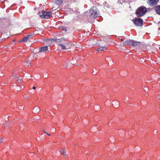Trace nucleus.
<instances>
[{
    "instance_id": "dca6fc26",
    "label": "nucleus",
    "mask_w": 160,
    "mask_h": 160,
    "mask_svg": "<svg viewBox=\"0 0 160 160\" xmlns=\"http://www.w3.org/2000/svg\"><path fill=\"white\" fill-rule=\"evenodd\" d=\"M23 65H24V66H25L28 67V66L29 65V63L27 62H24L23 63Z\"/></svg>"
},
{
    "instance_id": "20e7f679",
    "label": "nucleus",
    "mask_w": 160,
    "mask_h": 160,
    "mask_svg": "<svg viewBox=\"0 0 160 160\" xmlns=\"http://www.w3.org/2000/svg\"><path fill=\"white\" fill-rule=\"evenodd\" d=\"M52 14L51 12L43 11H42V14L40 15V16L42 18L48 19L51 17Z\"/></svg>"
},
{
    "instance_id": "9b49d317",
    "label": "nucleus",
    "mask_w": 160,
    "mask_h": 160,
    "mask_svg": "<svg viewBox=\"0 0 160 160\" xmlns=\"http://www.w3.org/2000/svg\"><path fill=\"white\" fill-rule=\"evenodd\" d=\"M106 49V47L105 46H103L100 47L98 48L97 51H103Z\"/></svg>"
},
{
    "instance_id": "b1692460",
    "label": "nucleus",
    "mask_w": 160,
    "mask_h": 160,
    "mask_svg": "<svg viewBox=\"0 0 160 160\" xmlns=\"http://www.w3.org/2000/svg\"><path fill=\"white\" fill-rule=\"evenodd\" d=\"M44 132V133H46V134H48V133H47L46 132Z\"/></svg>"
},
{
    "instance_id": "39448f33",
    "label": "nucleus",
    "mask_w": 160,
    "mask_h": 160,
    "mask_svg": "<svg viewBox=\"0 0 160 160\" xmlns=\"http://www.w3.org/2000/svg\"><path fill=\"white\" fill-rule=\"evenodd\" d=\"M133 23L136 26H142L143 25V21L141 18H134L132 20Z\"/></svg>"
},
{
    "instance_id": "423d86ee",
    "label": "nucleus",
    "mask_w": 160,
    "mask_h": 160,
    "mask_svg": "<svg viewBox=\"0 0 160 160\" xmlns=\"http://www.w3.org/2000/svg\"><path fill=\"white\" fill-rule=\"evenodd\" d=\"M159 0H148L147 3L150 6H154L156 5Z\"/></svg>"
},
{
    "instance_id": "9d476101",
    "label": "nucleus",
    "mask_w": 160,
    "mask_h": 160,
    "mask_svg": "<svg viewBox=\"0 0 160 160\" xmlns=\"http://www.w3.org/2000/svg\"><path fill=\"white\" fill-rule=\"evenodd\" d=\"M39 108L38 107H35L33 109V112L35 113H37L39 112Z\"/></svg>"
},
{
    "instance_id": "6ab92c4d",
    "label": "nucleus",
    "mask_w": 160,
    "mask_h": 160,
    "mask_svg": "<svg viewBox=\"0 0 160 160\" xmlns=\"http://www.w3.org/2000/svg\"><path fill=\"white\" fill-rule=\"evenodd\" d=\"M3 141L2 140L1 138H0V142H2Z\"/></svg>"
},
{
    "instance_id": "4468645a",
    "label": "nucleus",
    "mask_w": 160,
    "mask_h": 160,
    "mask_svg": "<svg viewBox=\"0 0 160 160\" xmlns=\"http://www.w3.org/2000/svg\"><path fill=\"white\" fill-rule=\"evenodd\" d=\"M59 45L60 46L62 49H65L66 48V46L61 43H59Z\"/></svg>"
},
{
    "instance_id": "393cba45",
    "label": "nucleus",
    "mask_w": 160,
    "mask_h": 160,
    "mask_svg": "<svg viewBox=\"0 0 160 160\" xmlns=\"http://www.w3.org/2000/svg\"><path fill=\"white\" fill-rule=\"evenodd\" d=\"M47 134L48 135V136H50V135H49V134H48V133Z\"/></svg>"
},
{
    "instance_id": "aec40b11",
    "label": "nucleus",
    "mask_w": 160,
    "mask_h": 160,
    "mask_svg": "<svg viewBox=\"0 0 160 160\" xmlns=\"http://www.w3.org/2000/svg\"><path fill=\"white\" fill-rule=\"evenodd\" d=\"M36 88V87L35 86H33L32 87V89H35Z\"/></svg>"
},
{
    "instance_id": "ddd939ff",
    "label": "nucleus",
    "mask_w": 160,
    "mask_h": 160,
    "mask_svg": "<svg viewBox=\"0 0 160 160\" xmlns=\"http://www.w3.org/2000/svg\"><path fill=\"white\" fill-rule=\"evenodd\" d=\"M60 152L64 156L66 155L65 150L64 149H61L60 151Z\"/></svg>"
},
{
    "instance_id": "1a4fd4ad",
    "label": "nucleus",
    "mask_w": 160,
    "mask_h": 160,
    "mask_svg": "<svg viewBox=\"0 0 160 160\" xmlns=\"http://www.w3.org/2000/svg\"><path fill=\"white\" fill-rule=\"evenodd\" d=\"M155 10L156 13L160 15V5L157 6L155 8Z\"/></svg>"
},
{
    "instance_id": "f3484780",
    "label": "nucleus",
    "mask_w": 160,
    "mask_h": 160,
    "mask_svg": "<svg viewBox=\"0 0 160 160\" xmlns=\"http://www.w3.org/2000/svg\"><path fill=\"white\" fill-rule=\"evenodd\" d=\"M58 41H60V40L58 39H51V41H55V42H58Z\"/></svg>"
},
{
    "instance_id": "7ed1b4c3",
    "label": "nucleus",
    "mask_w": 160,
    "mask_h": 160,
    "mask_svg": "<svg viewBox=\"0 0 160 160\" xmlns=\"http://www.w3.org/2000/svg\"><path fill=\"white\" fill-rule=\"evenodd\" d=\"M139 42L133 40H127L123 42V44L125 45H129L132 46H136L139 44Z\"/></svg>"
},
{
    "instance_id": "0eeeda50",
    "label": "nucleus",
    "mask_w": 160,
    "mask_h": 160,
    "mask_svg": "<svg viewBox=\"0 0 160 160\" xmlns=\"http://www.w3.org/2000/svg\"><path fill=\"white\" fill-rule=\"evenodd\" d=\"M48 47L47 46H45L43 47H41L39 49V52H44L48 50Z\"/></svg>"
},
{
    "instance_id": "f03ea898",
    "label": "nucleus",
    "mask_w": 160,
    "mask_h": 160,
    "mask_svg": "<svg viewBox=\"0 0 160 160\" xmlns=\"http://www.w3.org/2000/svg\"><path fill=\"white\" fill-rule=\"evenodd\" d=\"M89 12L91 16L94 18L99 16L96 7L93 6L92 7L90 10Z\"/></svg>"
},
{
    "instance_id": "412c9836",
    "label": "nucleus",
    "mask_w": 160,
    "mask_h": 160,
    "mask_svg": "<svg viewBox=\"0 0 160 160\" xmlns=\"http://www.w3.org/2000/svg\"><path fill=\"white\" fill-rule=\"evenodd\" d=\"M63 30H65V31H66V30H66V28H64V29H63Z\"/></svg>"
},
{
    "instance_id": "f257e3e1",
    "label": "nucleus",
    "mask_w": 160,
    "mask_h": 160,
    "mask_svg": "<svg viewBox=\"0 0 160 160\" xmlns=\"http://www.w3.org/2000/svg\"><path fill=\"white\" fill-rule=\"evenodd\" d=\"M147 12L145 7L142 6L138 8L136 10L135 14L138 17H141L144 15Z\"/></svg>"
},
{
    "instance_id": "5701e85b",
    "label": "nucleus",
    "mask_w": 160,
    "mask_h": 160,
    "mask_svg": "<svg viewBox=\"0 0 160 160\" xmlns=\"http://www.w3.org/2000/svg\"><path fill=\"white\" fill-rule=\"evenodd\" d=\"M93 74H94H94H96V73L95 72H93Z\"/></svg>"
},
{
    "instance_id": "6e6552de",
    "label": "nucleus",
    "mask_w": 160,
    "mask_h": 160,
    "mask_svg": "<svg viewBox=\"0 0 160 160\" xmlns=\"http://www.w3.org/2000/svg\"><path fill=\"white\" fill-rule=\"evenodd\" d=\"M31 36V35H27L21 40V42H25L27 41L28 40L29 38Z\"/></svg>"
},
{
    "instance_id": "a211bd4d",
    "label": "nucleus",
    "mask_w": 160,
    "mask_h": 160,
    "mask_svg": "<svg viewBox=\"0 0 160 160\" xmlns=\"http://www.w3.org/2000/svg\"><path fill=\"white\" fill-rule=\"evenodd\" d=\"M144 90L146 92L148 90V89L147 87H145Z\"/></svg>"
},
{
    "instance_id": "4be33fe9",
    "label": "nucleus",
    "mask_w": 160,
    "mask_h": 160,
    "mask_svg": "<svg viewBox=\"0 0 160 160\" xmlns=\"http://www.w3.org/2000/svg\"><path fill=\"white\" fill-rule=\"evenodd\" d=\"M120 40L121 41H123V39L122 38H121L120 39Z\"/></svg>"
},
{
    "instance_id": "2eb2a0df",
    "label": "nucleus",
    "mask_w": 160,
    "mask_h": 160,
    "mask_svg": "<svg viewBox=\"0 0 160 160\" xmlns=\"http://www.w3.org/2000/svg\"><path fill=\"white\" fill-rule=\"evenodd\" d=\"M15 89L17 91H19L21 90V88L19 86L17 85L16 86Z\"/></svg>"
},
{
    "instance_id": "f8f14e48",
    "label": "nucleus",
    "mask_w": 160,
    "mask_h": 160,
    "mask_svg": "<svg viewBox=\"0 0 160 160\" xmlns=\"http://www.w3.org/2000/svg\"><path fill=\"white\" fill-rule=\"evenodd\" d=\"M62 0H56L55 3L56 4L59 5L62 3Z\"/></svg>"
}]
</instances>
